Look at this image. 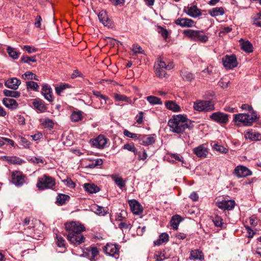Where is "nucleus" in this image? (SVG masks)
Returning a JSON list of instances; mask_svg holds the SVG:
<instances>
[{
	"mask_svg": "<svg viewBox=\"0 0 261 261\" xmlns=\"http://www.w3.org/2000/svg\"><path fill=\"white\" fill-rule=\"evenodd\" d=\"M241 108L243 110L248 111L250 114H256V112L253 110L252 106L248 104L242 105Z\"/></svg>",
	"mask_w": 261,
	"mask_h": 261,
	"instance_id": "5fc2aeb1",
	"label": "nucleus"
},
{
	"mask_svg": "<svg viewBox=\"0 0 261 261\" xmlns=\"http://www.w3.org/2000/svg\"><path fill=\"white\" fill-rule=\"evenodd\" d=\"M252 171L247 167L242 165L237 166L233 171V174L239 178L244 177L252 175Z\"/></svg>",
	"mask_w": 261,
	"mask_h": 261,
	"instance_id": "ddd939ff",
	"label": "nucleus"
},
{
	"mask_svg": "<svg viewBox=\"0 0 261 261\" xmlns=\"http://www.w3.org/2000/svg\"><path fill=\"white\" fill-rule=\"evenodd\" d=\"M108 139L103 135H100L95 139L90 140V143L93 146L98 149H103L107 146Z\"/></svg>",
	"mask_w": 261,
	"mask_h": 261,
	"instance_id": "9d476101",
	"label": "nucleus"
},
{
	"mask_svg": "<svg viewBox=\"0 0 261 261\" xmlns=\"http://www.w3.org/2000/svg\"><path fill=\"white\" fill-rule=\"evenodd\" d=\"M98 253L97 247H92L84 249L83 253L81 256L86 257L91 261H95V257L98 255Z\"/></svg>",
	"mask_w": 261,
	"mask_h": 261,
	"instance_id": "9b49d317",
	"label": "nucleus"
},
{
	"mask_svg": "<svg viewBox=\"0 0 261 261\" xmlns=\"http://www.w3.org/2000/svg\"><path fill=\"white\" fill-rule=\"evenodd\" d=\"M224 66L228 69H232L238 65V61L234 55H226L222 58Z\"/></svg>",
	"mask_w": 261,
	"mask_h": 261,
	"instance_id": "6e6552de",
	"label": "nucleus"
},
{
	"mask_svg": "<svg viewBox=\"0 0 261 261\" xmlns=\"http://www.w3.org/2000/svg\"><path fill=\"white\" fill-rule=\"evenodd\" d=\"M210 118L220 124H225L228 120V115H210Z\"/></svg>",
	"mask_w": 261,
	"mask_h": 261,
	"instance_id": "5701e85b",
	"label": "nucleus"
},
{
	"mask_svg": "<svg viewBox=\"0 0 261 261\" xmlns=\"http://www.w3.org/2000/svg\"><path fill=\"white\" fill-rule=\"evenodd\" d=\"M21 61L23 63H25L30 64V62H36V57L35 56L28 57V56H23L21 58Z\"/></svg>",
	"mask_w": 261,
	"mask_h": 261,
	"instance_id": "8fccbe9b",
	"label": "nucleus"
},
{
	"mask_svg": "<svg viewBox=\"0 0 261 261\" xmlns=\"http://www.w3.org/2000/svg\"><path fill=\"white\" fill-rule=\"evenodd\" d=\"M213 148L216 151L222 153H227L228 151V149L227 148L217 143L214 144L213 145Z\"/></svg>",
	"mask_w": 261,
	"mask_h": 261,
	"instance_id": "49530a36",
	"label": "nucleus"
},
{
	"mask_svg": "<svg viewBox=\"0 0 261 261\" xmlns=\"http://www.w3.org/2000/svg\"><path fill=\"white\" fill-rule=\"evenodd\" d=\"M147 101L151 105H162V102L160 98L154 96H149L146 98Z\"/></svg>",
	"mask_w": 261,
	"mask_h": 261,
	"instance_id": "4c0bfd02",
	"label": "nucleus"
},
{
	"mask_svg": "<svg viewBox=\"0 0 261 261\" xmlns=\"http://www.w3.org/2000/svg\"><path fill=\"white\" fill-rule=\"evenodd\" d=\"M129 205L132 213L136 215L142 214L143 208L140 204L136 200L132 199L129 201Z\"/></svg>",
	"mask_w": 261,
	"mask_h": 261,
	"instance_id": "2eb2a0df",
	"label": "nucleus"
},
{
	"mask_svg": "<svg viewBox=\"0 0 261 261\" xmlns=\"http://www.w3.org/2000/svg\"><path fill=\"white\" fill-rule=\"evenodd\" d=\"M93 93L94 96H95L97 98L102 99L105 103L107 102V100L108 99L105 95H102L101 93L98 91H93Z\"/></svg>",
	"mask_w": 261,
	"mask_h": 261,
	"instance_id": "bf43d9fd",
	"label": "nucleus"
},
{
	"mask_svg": "<svg viewBox=\"0 0 261 261\" xmlns=\"http://www.w3.org/2000/svg\"><path fill=\"white\" fill-rule=\"evenodd\" d=\"M123 134L124 136L132 139H140V137H141V135L131 133L129 131L127 130V129L124 130Z\"/></svg>",
	"mask_w": 261,
	"mask_h": 261,
	"instance_id": "09e8293b",
	"label": "nucleus"
},
{
	"mask_svg": "<svg viewBox=\"0 0 261 261\" xmlns=\"http://www.w3.org/2000/svg\"><path fill=\"white\" fill-rule=\"evenodd\" d=\"M138 160H145L147 158V154L145 150H143V151L142 153H141L140 151H138Z\"/></svg>",
	"mask_w": 261,
	"mask_h": 261,
	"instance_id": "680f3d73",
	"label": "nucleus"
},
{
	"mask_svg": "<svg viewBox=\"0 0 261 261\" xmlns=\"http://www.w3.org/2000/svg\"><path fill=\"white\" fill-rule=\"evenodd\" d=\"M65 227L68 231L67 238L71 244L77 246L85 241V238L81 234L85 230L84 226L75 222H71L65 224Z\"/></svg>",
	"mask_w": 261,
	"mask_h": 261,
	"instance_id": "f257e3e1",
	"label": "nucleus"
},
{
	"mask_svg": "<svg viewBox=\"0 0 261 261\" xmlns=\"http://www.w3.org/2000/svg\"><path fill=\"white\" fill-rule=\"evenodd\" d=\"M259 115H234L233 120L238 126H249L259 118Z\"/></svg>",
	"mask_w": 261,
	"mask_h": 261,
	"instance_id": "39448f33",
	"label": "nucleus"
},
{
	"mask_svg": "<svg viewBox=\"0 0 261 261\" xmlns=\"http://www.w3.org/2000/svg\"><path fill=\"white\" fill-rule=\"evenodd\" d=\"M235 204L234 201L231 200H223L222 201H218L216 202V205L219 208L228 211L232 210L234 207Z\"/></svg>",
	"mask_w": 261,
	"mask_h": 261,
	"instance_id": "4468645a",
	"label": "nucleus"
},
{
	"mask_svg": "<svg viewBox=\"0 0 261 261\" xmlns=\"http://www.w3.org/2000/svg\"><path fill=\"white\" fill-rule=\"evenodd\" d=\"M84 188L85 191L91 194L96 193L100 191L99 188L94 184L86 183Z\"/></svg>",
	"mask_w": 261,
	"mask_h": 261,
	"instance_id": "393cba45",
	"label": "nucleus"
},
{
	"mask_svg": "<svg viewBox=\"0 0 261 261\" xmlns=\"http://www.w3.org/2000/svg\"><path fill=\"white\" fill-rule=\"evenodd\" d=\"M193 153L199 158H204L208 153L207 147L203 144L200 145L193 149Z\"/></svg>",
	"mask_w": 261,
	"mask_h": 261,
	"instance_id": "f3484780",
	"label": "nucleus"
},
{
	"mask_svg": "<svg viewBox=\"0 0 261 261\" xmlns=\"http://www.w3.org/2000/svg\"><path fill=\"white\" fill-rule=\"evenodd\" d=\"M193 108L199 112H208L214 109V105L212 101L197 100L194 102Z\"/></svg>",
	"mask_w": 261,
	"mask_h": 261,
	"instance_id": "0eeeda50",
	"label": "nucleus"
},
{
	"mask_svg": "<svg viewBox=\"0 0 261 261\" xmlns=\"http://www.w3.org/2000/svg\"><path fill=\"white\" fill-rule=\"evenodd\" d=\"M40 123L41 125L45 128L49 129L53 128L55 123L53 120L49 118L41 119Z\"/></svg>",
	"mask_w": 261,
	"mask_h": 261,
	"instance_id": "2f4dec72",
	"label": "nucleus"
},
{
	"mask_svg": "<svg viewBox=\"0 0 261 261\" xmlns=\"http://www.w3.org/2000/svg\"><path fill=\"white\" fill-rule=\"evenodd\" d=\"M4 94L6 96L17 98L20 96V93L18 91L10 90H4Z\"/></svg>",
	"mask_w": 261,
	"mask_h": 261,
	"instance_id": "ea45409f",
	"label": "nucleus"
},
{
	"mask_svg": "<svg viewBox=\"0 0 261 261\" xmlns=\"http://www.w3.org/2000/svg\"><path fill=\"white\" fill-rule=\"evenodd\" d=\"M166 107L174 112H178L180 111V107L173 101H167L165 102Z\"/></svg>",
	"mask_w": 261,
	"mask_h": 261,
	"instance_id": "c85d7f7f",
	"label": "nucleus"
},
{
	"mask_svg": "<svg viewBox=\"0 0 261 261\" xmlns=\"http://www.w3.org/2000/svg\"><path fill=\"white\" fill-rule=\"evenodd\" d=\"M36 186L40 190L46 189H53L55 186V180L53 177L44 174L42 177L38 178Z\"/></svg>",
	"mask_w": 261,
	"mask_h": 261,
	"instance_id": "423d86ee",
	"label": "nucleus"
},
{
	"mask_svg": "<svg viewBox=\"0 0 261 261\" xmlns=\"http://www.w3.org/2000/svg\"><path fill=\"white\" fill-rule=\"evenodd\" d=\"M190 259L202 260L204 259L203 253L198 249L192 250L190 253Z\"/></svg>",
	"mask_w": 261,
	"mask_h": 261,
	"instance_id": "c756f323",
	"label": "nucleus"
},
{
	"mask_svg": "<svg viewBox=\"0 0 261 261\" xmlns=\"http://www.w3.org/2000/svg\"><path fill=\"white\" fill-rule=\"evenodd\" d=\"M56 243L58 246L60 247L65 246V240L60 235L56 234Z\"/></svg>",
	"mask_w": 261,
	"mask_h": 261,
	"instance_id": "6e6d98bb",
	"label": "nucleus"
},
{
	"mask_svg": "<svg viewBox=\"0 0 261 261\" xmlns=\"http://www.w3.org/2000/svg\"><path fill=\"white\" fill-rule=\"evenodd\" d=\"M155 74L160 78L165 77L166 70H169L174 67L172 62L169 61H165L163 57H159L154 65Z\"/></svg>",
	"mask_w": 261,
	"mask_h": 261,
	"instance_id": "7ed1b4c3",
	"label": "nucleus"
},
{
	"mask_svg": "<svg viewBox=\"0 0 261 261\" xmlns=\"http://www.w3.org/2000/svg\"><path fill=\"white\" fill-rule=\"evenodd\" d=\"M9 55L14 59H17L19 57V53L16 51L15 48L8 46L7 49Z\"/></svg>",
	"mask_w": 261,
	"mask_h": 261,
	"instance_id": "a19ab883",
	"label": "nucleus"
},
{
	"mask_svg": "<svg viewBox=\"0 0 261 261\" xmlns=\"http://www.w3.org/2000/svg\"><path fill=\"white\" fill-rule=\"evenodd\" d=\"M115 100L118 102H125L126 103H130L131 100L126 96L118 93H115L113 95Z\"/></svg>",
	"mask_w": 261,
	"mask_h": 261,
	"instance_id": "72a5a7b5",
	"label": "nucleus"
},
{
	"mask_svg": "<svg viewBox=\"0 0 261 261\" xmlns=\"http://www.w3.org/2000/svg\"><path fill=\"white\" fill-rule=\"evenodd\" d=\"M123 149L133 152L135 155L138 154V151L136 149L134 144H125L123 146Z\"/></svg>",
	"mask_w": 261,
	"mask_h": 261,
	"instance_id": "864d4df0",
	"label": "nucleus"
},
{
	"mask_svg": "<svg viewBox=\"0 0 261 261\" xmlns=\"http://www.w3.org/2000/svg\"><path fill=\"white\" fill-rule=\"evenodd\" d=\"M22 77L24 79H31L38 81V77L36 75L34 74L30 71H27L24 74L22 75Z\"/></svg>",
	"mask_w": 261,
	"mask_h": 261,
	"instance_id": "3c124183",
	"label": "nucleus"
},
{
	"mask_svg": "<svg viewBox=\"0 0 261 261\" xmlns=\"http://www.w3.org/2000/svg\"><path fill=\"white\" fill-rule=\"evenodd\" d=\"M70 87V86L68 84H61V85H59V86H57L55 88V91H56V93L58 95H60L61 93L65 89H66L67 88H69Z\"/></svg>",
	"mask_w": 261,
	"mask_h": 261,
	"instance_id": "37998d69",
	"label": "nucleus"
},
{
	"mask_svg": "<svg viewBox=\"0 0 261 261\" xmlns=\"http://www.w3.org/2000/svg\"><path fill=\"white\" fill-rule=\"evenodd\" d=\"M63 181L66 182V185L70 188H73L75 187V185L74 182L70 178H67Z\"/></svg>",
	"mask_w": 261,
	"mask_h": 261,
	"instance_id": "69168bd1",
	"label": "nucleus"
},
{
	"mask_svg": "<svg viewBox=\"0 0 261 261\" xmlns=\"http://www.w3.org/2000/svg\"><path fill=\"white\" fill-rule=\"evenodd\" d=\"M112 179L116 185L121 190L125 186L126 181L122 177H118L116 175L112 176Z\"/></svg>",
	"mask_w": 261,
	"mask_h": 261,
	"instance_id": "473e14b6",
	"label": "nucleus"
},
{
	"mask_svg": "<svg viewBox=\"0 0 261 261\" xmlns=\"http://www.w3.org/2000/svg\"><path fill=\"white\" fill-rule=\"evenodd\" d=\"M170 156L175 160L180 162L182 163L184 162V158L177 153H171L170 154Z\"/></svg>",
	"mask_w": 261,
	"mask_h": 261,
	"instance_id": "0e129e2a",
	"label": "nucleus"
},
{
	"mask_svg": "<svg viewBox=\"0 0 261 261\" xmlns=\"http://www.w3.org/2000/svg\"><path fill=\"white\" fill-rule=\"evenodd\" d=\"M18 142L20 145L25 148H29L31 145V143L26 138L22 136H19Z\"/></svg>",
	"mask_w": 261,
	"mask_h": 261,
	"instance_id": "de8ad7c7",
	"label": "nucleus"
},
{
	"mask_svg": "<svg viewBox=\"0 0 261 261\" xmlns=\"http://www.w3.org/2000/svg\"><path fill=\"white\" fill-rule=\"evenodd\" d=\"M182 220V218L178 215H175L172 216L170 221V224L172 227L173 229H177L178 228L179 223Z\"/></svg>",
	"mask_w": 261,
	"mask_h": 261,
	"instance_id": "7c9ffc66",
	"label": "nucleus"
},
{
	"mask_svg": "<svg viewBox=\"0 0 261 261\" xmlns=\"http://www.w3.org/2000/svg\"><path fill=\"white\" fill-rule=\"evenodd\" d=\"M12 182L17 187H21L24 183V176L18 171H15L12 173Z\"/></svg>",
	"mask_w": 261,
	"mask_h": 261,
	"instance_id": "f8f14e48",
	"label": "nucleus"
},
{
	"mask_svg": "<svg viewBox=\"0 0 261 261\" xmlns=\"http://www.w3.org/2000/svg\"><path fill=\"white\" fill-rule=\"evenodd\" d=\"M253 23L257 27H261V12L255 14L253 17Z\"/></svg>",
	"mask_w": 261,
	"mask_h": 261,
	"instance_id": "c03bdc74",
	"label": "nucleus"
},
{
	"mask_svg": "<svg viewBox=\"0 0 261 261\" xmlns=\"http://www.w3.org/2000/svg\"><path fill=\"white\" fill-rule=\"evenodd\" d=\"M119 249L120 247L118 245L109 243H108L103 248L106 254L114 257L116 259L119 257Z\"/></svg>",
	"mask_w": 261,
	"mask_h": 261,
	"instance_id": "1a4fd4ad",
	"label": "nucleus"
},
{
	"mask_svg": "<svg viewBox=\"0 0 261 261\" xmlns=\"http://www.w3.org/2000/svg\"><path fill=\"white\" fill-rule=\"evenodd\" d=\"M174 23L182 28H190L194 25V21L187 18H178L175 20Z\"/></svg>",
	"mask_w": 261,
	"mask_h": 261,
	"instance_id": "dca6fc26",
	"label": "nucleus"
},
{
	"mask_svg": "<svg viewBox=\"0 0 261 261\" xmlns=\"http://www.w3.org/2000/svg\"><path fill=\"white\" fill-rule=\"evenodd\" d=\"M3 104L8 108L10 109H14L17 106V102L13 99L5 98L3 100Z\"/></svg>",
	"mask_w": 261,
	"mask_h": 261,
	"instance_id": "cd10ccee",
	"label": "nucleus"
},
{
	"mask_svg": "<svg viewBox=\"0 0 261 261\" xmlns=\"http://www.w3.org/2000/svg\"><path fill=\"white\" fill-rule=\"evenodd\" d=\"M184 11L190 16L196 18L201 15V12L196 6H193L185 8Z\"/></svg>",
	"mask_w": 261,
	"mask_h": 261,
	"instance_id": "aec40b11",
	"label": "nucleus"
},
{
	"mask_svg": "<svg viewBox=\"0 0 261 261\" xmlns=\"http://www.w3.org/2000/svg\"><path fill=\"white\" fill-rule=\"evenodd\" d=\"M208 13L212 17H216L223 15L225 13V11L223 7H216L210 10Z\"/></svg>",
	"mask_w": 261,
	"mask_h": 261,
	"instance_id": "bb28decb",
	"label": "nucleus"
},
{
	"mask_svg": "<svg viewBox=\"0 0 261 261\" xmlns=\"http://www.w3.org/2000/svg\"><path fill=\"white\" fill-rule=\"evenodd\" d=\"M245 137L252 141H260L261 140V134L255 131H248L245 134Z\"/></svg>",
	"mask_w": 261,
	"mask_h": 261,
	"instance_id": "4be33fe9",
	"label": "nucleus"
},
{
	"mask_svg": "<svg viewBox=\"0 0 261 261\" xmlns=\"http://www.w3.org/2000/svg\"><path fill=\"white\" fill-rule=\"evenodd\" d=\"M168 125L172 132L177 134L182 133L187 128L193 127V122L184 115H173V118L168 121Z\"/></svg>",
	"mask_w": 261,
	"mask_h": 261,
	"instance_id": "f03ea898",
	"label": "nucleus"
},
{
	"mask_svg": "<svg viewBox=\"0 0 261 261\" xmlns=\"http://www.w3.org/2000/svg\"><path fill=\"white\" fill-rule=\"evenodd\" d=\"M70 199V196L64 194H59L56 197V203L60 205H62L68 201Z\"/></svg>",
	"mask_w": 261,
	"mask_h": 261,
	"instance_id": "a878e982",
	"label": "nucleus"
},
{
	"mask_svg": "<svg viewBox=\"0 0 261 261\" xmlns=\"http://www.w3.org/2000/svg\"><path fill=\"white\" fill-rule=\"evenodd\" d=\"M155 135H141L140 140L142 141L141 144L144 146H148L155 143Z\"/></svg>",
	"mask_w": 261,
	"mask_h": 261,
	"instance_id": "6ab92c4d",
	"label": "nucleus"
},
{
	"mask_svg": "<svg viewBox=\"0 0 261 261\" xmlns=\"http://www.w3.org/2000/svg\"><path fill=\"white\" fill-rule=\"evenodd\" d=\"M228 82L225 81L223 79L221 80L218 83V85L223 88H225L228 87Z\"/></svg>",
	"mask_w": 261,
	"mask_h": 261,
	"instance_id": "774afa93",
	"label": "nucleus"
},
{
	"mask_svg": "<svg viewBox=\"0 0 261 261\" xmlns=\"http://www.w3.org/2000/svg\"><path fill=\"white\" fill-rule=\"evenodd\" d=\"M42 94L44 95V98L50 102L53 101V95L50 86L47 85H44L42 88Z\"/></svg>",
	"mask_w": 261,
	"mask_h": 261,
	"instance_id": "412c9836",
	"label": "nucleus"
},
{
	"mask_svg": "<svg viewBox=\"0 0 261 261\" xmlns=\"http://www.w3.org/2000/svg\"><path fill=\"white\" fill-rule=\"evenodd\" d=\"M184 34L191 40L205 43L208 41V37L202 31L187 30H184Z\"/></svg>",
	"mask_w": 261,
	"mask_h": 261,
	"instance_id": "20e7f679",
	"label": "nucleus"
},
{
	"mask_svg": "<svg viewBox=\"0 0 261 261\" xmlns=\"http://www.w3.org/2000/svg\"><path fill=\"white\" fill-rule=\"evenodd\" d=\"M22 48L27 51L29 54L36 53L38 50V49L37 48L29 45H24Z\"/></svg>",
	"mask_w": 261,
	"mask_h": 261,
	"instance_id": "13d9d810",
	"label": "nucleus"
},
{
	"mask_svg": "<svg viewBox=\"0 0 261 261\" xmlns=\"http://www.w3.org/2000/svg\"><path fill=\"white\" fill-rule=\"evenodd\" d=\"M180 75L183 80L189 82H191L194 79V74L187 71H181Z\"/></svg>",
	"mask_w": 261,
	"mask_h": 261,
	"instance_id": "e433bc0d",
	"label": "nucleus"
},
{
	"mask_svg": "<svg viewBox=\"0 0 261 261\" xmlns=\"http://www.w3.org/2000/svg\"><path fill=\"white\" fill-rule=\"evenodd\" d=\"M83 115H70V120L72 122H77L83 119Z\"/></svg>",
	"mask_w": 261,
	"mask_h": 261,
	"instance_id": "338daca9",
	"label": "nucleus"
},
{
	"mask_svg": "<svg viewBox=\"0 0 261 261\" xmlns=\"http://www.w3.org/2000/svg\"><path fill=\"white\" fill-rule=\"evenodd\" d=\"M159 238L163 243H166L169 240V235L166 232H163L159 236Z\"/></svg>",
	"mask_w": 261,
	"mask_h": 261,
	"instance_id": "e2e57ef3",
	"label": "nucleus"
},
{
	"mask_svg": "<svg viewBox=\"0 0 261 261\" xmlns=\"http://www.w3.org/2000/svg\"><path fill=\"white\" fill-rule=\"evenodd\" d=\"M241 48L247 53H251L253 51L252 45L249 41H243L241 43Z\"/></svg>",
	"mask_w": 261,
	"mask_h": 261,
	"instance_id": "58836bf2",
	"label": "nucleus"
},
{
	"mask_svg": "<svg viewBox=\"0 0 261 261\" xmlns=\"http://www.w3.org/2000/svg\"><path fill=\"white\" fill-rule=\"evenodd\" d=\"M103 164V161L101 159H96L91 161L86 166V168L93 169L100 166Z\"/></svg>",
	"mask_w": 261,
	"mask_h": 261,
	"instance_id": "f704fd0d",
	"label": "nucleus"
},
{
	"mask_svg": "<svg viewBox=\"0 0 261 261\" xmlns=\"http://www.w3.org/2000/svg\"><path fill=\"white\" fill-rule=\"evenodd\" d=\"M33 106L34 108L40 111V113L44 112L45 107L42 100L35 99L33 103Z\"/></svg>",
	"mask_w": 261,
	"mask_h": 261,
	"instance_id": "c9c22d12",
	"label": "nucleus"
},
{
	"mask_svg": "<svg viewBox=\"0 0 261 261\" xmlns=\"http://www.w3.org/2000/svg\"><path fill=\"white\" fill-rule=\"evenodd\" d=\"M132 51L134 54H142L143 52V50L142 49V48L140 46H139L138 44H134L133 45Z\"/></svg>",
	"mask_w": 261,
	"mask_h": 261,
	"instance_id": "052dcab7",
	"label": "nucleus"
},
{
	"mask_svg": "<svg viewBox=\"0 0 261 261\" xmlns=\"http://www.w3.org/2000/svg\"><path fill=\"white\" fill-rule=\"evenodd\" d=\"M94 212L98 215L99 216H105L106 215L108 212L105 210V208L99 205H96L93 207Z\"/></svg>",
	"mask_w": 261,
	"mask_h": 261,
	"instance_id": "79ce46f5",
	"label": "nucleus"
},
{
	"mask_svg": "<svg viewBox=\"0 0 261 261\" xmlns=\"http://www.w3.org/2000/svg\"><path fill=\"white\" fill-rule=\"evenodd\" d=\"M24 161L20 158L16 156H11V164L21 165Z\"/></svg>",
	"mask_w": 261,
	"mask_h": 261,
	"instance_id": "4d7b16f0",
	"label": "nucleus"
},
{
	"mask_svg": "<svg viewBox=\"0 0 261 261\" xmlns=\"http://www.w3.org/2000/svg\"><path fill=\"white\" fill-rule=\"evenodd\" d=\"M99 21L106 27H110L111 21L109 19L106 11H101L98 15Z\"/></svg>",
	"mask_w": 261,
	"mask_h": 261,
	"instance_id": "b1692460",
	"label": "nucleus"
},
{
	"mask_svg": "<svg viewBox=\"0 0 261 261\" xmlns=\"http://www.w3.org/2000/svg\"><path fill=\"white\" fill-rule=\"evenodd\" d=\"M222 221V219L220 216H216L213 220V221L216 226L221 228L223 227V224Z\"/></svg>",
	"mask_w": 261,
	"mask_h": 261,
	"instance_id": "603ef678",
	"label": "nucleus"
},
{
	"mask_svg": "<svg viewBox=\"0 0 261 261\" xmlns=\"http://www.w3.org/2000/svg\"><path fill=\"white\" fill-rule=\"evenodd\" d=\"M27 87L28 89H31L34 91H38L39 89V85L34 81H29L26 83Z\"/></svg>",
	"mask_w": 261,
	"mask_h": 261,
	"instance_id": "a18cd8bd",
	"label": "nucleus"
},
{
	"mask_svg": "<svg viewBox=\"0 0 261 261\" xmlns=\"http://www.w3.org/2000/svg\"><path fill=\"white\" fill-rule=\"evenodd\" d=\"M20 84V81L16 77L8 79L6 80L5 83V85L6 87L14 90L18 89Z\"/></svg>",
	"mask_w": 261,
	"mask_h": 261,
	"instance_id": "a211bd4d",
	"label": "nucleus"
}]
</instances>
